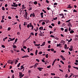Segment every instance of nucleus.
<instances>
[{"label":"nucleus","mask_w":78,"mask_h":78,"mask_svg":"<svg viewBox=\"0 0 78 78\" xmlns=\"http://www.w3.org/2000/svg\"><path fill=\"white\" fill-rule=\"evenodd\" d=\"M12 78H14V75L13 74L12 76Z\"/></svg>","instance_id":"774afa93"},{"label":"nucleus","mask_w":78,"mask_h":78,"mask_svg":"<svg viewBox=\"0 0 78 78\" xmlns=\"http://www.w3.org/2000/svg\"><path fill=\"white\" fill-rule=\"evenodd\" d=\"M39 29L40 30H43V27H40Z\"/></svg>","instance_id":"ddd939ff"},{"label":"nucleus","mask_w":78,"mask_h":78,"mask_svg":"<svg viewBox=\"0 0 78 78\" xmlns=\"http://www.w3.org/2000/svg\"><path fill=\"white\" fill-rule=\"evenodd\" d=\"M29 10L30 11H31V10H32V8H31V5H29Z\"/></svg>","instance_id":"9b49d317"},{"label":"nucleus","mask_w":78,"mask_h":78,"mask_svg":"<svg viewBox=\"0 0 78 78\" xmlns=\"http://www.w3.org/2000/svg\"><path fill=\"white\" fill-rule=\"evenodd\" d=\"M57 19H58V17H56L55 18H54L53 19V20H57Z\"/></svg>","instance_id":"a878e982"},{"label":"nucleus","mask_w":78,"mask_h":78,"mask_svg":"<svg viewBox=\"0 0 78 78\" xmlns=\"http://www.w3.org/2000/svg\"><path fill=\"white\" fill-rule=\"evenodd\" d=\"M69 26H70V27H72V24H71V23H70L69 24Z\"/></svg>","instance_id":"603ef678"},{"label":"nucleus","mask_w":78,"mask_h":78,"mask_svg":"<svg viewBox=\"0 0 78 78\" xmlns=\"http://www.w3.org/2000/svg\"><path fill=\"white\" fill-rule=\"evenodd\" d=\"M65 32H68V29H65Z\"/></svg>","instance_id":"aec40b11"},{"label":"nucleus","mask_w":78,"mask_h":78,"mask_svg":"<svg viewBox=\"0 0 78 78\" xmlns=\"http://www.w3.org/2000/svg\"><path fill=\"white\" fill-rule=\"evenodd\" d=\"M71 20H68V21H66V23H67L68 22H70V21Z\"/></svg>","instance_id":"4c0bfd02"},{"label":"nucleus","mask_w":78,"mask_h":78,"mask_svg":"<svg viewBox=\"0 0 78 78\" xmlns=\"http://www.w3.org/2000/svg\"><path fill=\"white\" fill-rule=\"evenodd\" d=\"M10 52H11V53H14V51H13V50H10Z\"/></svg>","instance_id":"c03bdc74"},{"label":"nucleus","mask_w":78,"mask_h":78,"mask_svg":"<svg viewBox=\"0 0 78 78\" xmlns=\"http://www.w3.org/2000/svg\"><path fill=\"white\" fill-rule=\"evenodd\" d=\"M37 69L39 70V71H42V69H43L44 68H43L38 67Z\"/></svg>","instance_id":"0eeeda50"},{"label":"nucleus","mask_w":78,"mask_h":78,"mask_svg":"<svg viewBox=\"0 0 78 78\" xmlns=\"http://www.w3.org/2000/svg\"><path fill=\"white\" fill-rule=\"evenodd\" d=\"M61 45V44H57L56 47H60Z\"/></svg>","instance_id":"2eb2a0df"},{"label":"nucleus","mask_w":78,"mask_h":78,"mask_svg":"<svg viewBox=\"0 0 78 78\" xmlns=\"http://www.w3.org/2000/svg\"><path fill=\"white\" fill-rule=\"evenodd\" d=\"M2 9L3 10V11H5V8L3 6L2 8Z\"/></svg>","instance_id":"b1692460"},{"label":"nucleus","mask_w":78,"mask_h":78,"mask_svg":"<svg viewBox=\"0 0 78 78\" xmlns=\"http://www.w3.org/2000/svg\"><path fill=\"white\" fill-rule=\"evenodd\" d=\"M19 73V76H20V78H22V77H23V76H24V74H23L22 73L20 72Z\"/></svg>","instance_id":"20e7f679"},{"label":"nucleus","mask_w":78,"mask_h":78,"mask_svg":"<svg viewBox=\"0 0 78 78\" xmlns=\"http://www.w3.org/2000/svg\"><path fill=\"white\" fill-rule=\"evenodd\" d=\"M41 61H42V62H45V60H44V59H42L41 60Z\"/></svg>","instance_id":"0e129e2a"},{"label":"nucleus","mask_w":78,"mask_h":78,"mask_svg":"<svg viewBox=\"0 0 78 78\" xmlns=\"http://www.w3.org/2000/svg\"><path fill=\"white\" fill-rule=\"evenodd\" d=\"M30 72H31V70H29L28 71V73H29V74H30Z\"/></svg>","instance_id":"052dcab7"},{"label":"nucleus","mask_w":78,"mask_h":78,"mask_svg":"<svg viewBox=\"0 0 78 78\" xmlns=\"http://www.w3.org/2000/svg\"><path fill=\"white\" fill-rule=\"evenodd\" d=\"M34 5H37V1H35L34 2Z\"/></svg>","instance_id":"6ab92c4d"},{"label":"nucleus","mask_w":78,"mask_h":78,"mask_svg":"<svg viewBox=\"0 0 78 78\" xmlns=\"http://www.w3.org/2000/svg\"><path fill=\"white\" fill-rule=\"evenodd\" d=\"M54 5L55 6V5H58V3L55 2L54 4Z\"/></svg>","instance_id":"3c124183"},{"label":"nucleus","mask_w":78,"mask_h":78,"mask_svg":"<svg viewBox=\"0 0 78 78\" xmlns=\"http://www.w3.org/2000/svg\"><path fill=\"white\" fill-rule=\"evenodd\" d=\"M51 75L55 76V73H51Z\"/></svg>","instance_id":"49530a36"},{"label":"nucleus","mask_w":78,"mask_h":78,"mask_svg":"<svg viewBox=\"0 0 78 78\" xmlns=\"http://www.w3.org/2000/svg\"><path fill=\"white\" fill-rule=\"evenodd\" d=\"M49 28H53V27L50 25L49 26Z\"/></svg>","instance_id":"69168bd1"},{"label":"nucleus","mask_w":78,"mask_h":78,"mask_svg":"<svg viewBox=\"0 0 78 78\" xmlns=\"http://www.w3.org/2000/svg\"><path fill=\"white\" fill-rule=\"evenodd\" d=\"M42 51H40L39 52V55H41V54H42Z\"/></svg>","instance_id":"5fc2aeb1"},{"label":"nucleus","mask_w":78,"mask_h":78,"mask_svg":"<svg viewBox=\"0 0 78 78\" xmlns=\"http://www.w3.org/2000/svg\"><path fill=\"white\" fill-rule=\"evenodd\" d=\"M44 14V13L43 12H41L40 13L41 15V18H43L44 17V16L43 15Z\"/></svg>","instance_id":"1a4fd4ad"},{"label":"nucleus","mask_w":78,"mask_h":78,"mask_svg":"<svg viewBox=\"0 0 78 78\" xmlns=\"http://www.w3.org/2000/svg\"><path fill=\"white\" fill-rule=\"evenodd\" d=\"M13 4L11 5V6L13 7H17L18 6V5L16 4V3L14 2L13 3Z\"/></svg>","instance_id":"f03ea898"},{"label":"nucleus","mask_w":78,"mask_h":78,"mask_svg":"<svg viewBox=\"0 0 78 78\" xmlns=\"http://www.w3.org/2000/svg\"><path fill=\"white\" fill-rule=\"evenodd\" d=\"M17 40H18V39L17 38H16L15 41V42H17Z\"/></svg>","instance_id":"de8ad7c7"},{"label":"nucleus","mask_w":78,"mask_h":78,"mask_svg":"<svg viewBox=\"0 0 78 78\" xmlns=\"http://www.w3.org/2000/svg\"><path fill=\"white\" fill-rule=\"evenodd\" d=\"M51 51H54V49L53 48H51Z\"/></svg>","instance_id":"864d4df0"},{"label":"nucleus","mask_w":78,"mask_h":78,"mask_svg":"<svg viewBox=\"0 0 78 78\" xmlns=\"http://www.w3.org/2000/svg\"><path fill=\"white\" fill-rule=\"evenodd\" d=\"M58 25H60V24H61V22L58 21Z\"/></svg>","instance_id":"09e8293b"},{"label":"nucleus","mask_w":78,"mask_h":78,"mask_svg":"<svg viewBox=\"0 0 78 78\" xmlns=\"http://www.w3.org/2000/svg\"><path fill=\"white\" fill-rule=\"evenodd\" d=\"M69 50H70V51H72V50H73V48H69Z\"/></svg>","instance_id":"c756f323"},{"label":"nucleus","mask_w":78,"mask_h":78,"mask_svg":"<svg viewBox=\"0 0 78 78\" xmlns=\"http://www.w3.org/2000/svg\"><path fill=\"white\" fill-rule=\"evenodd\" d=\"M45 36V35H44V34H41V35H39V36Z\"/></svg>","instance_id":"473e14b6"},{"label":"nucleus","mask_w":78,"mask_h":78,"mask_svg":"<svg viewBox=\"0 0 78 78\" xmlns=\"http://www.w3.org/2000/svg\"><path fill=\"white\" fill-rule=\"evenodd\" d=\"M23 16L24 17V18H25V19H27V20H29V19H30L29 17L28 18H27V17H28V12H25L24 15H23Z\"/></svg>","instance_id":"f257e3e1"},{"label":"nucleus","mask_w":78,"mask_h":78,"mask_svg":"<svg viewBox=\"0 0 78 78\" xmlns=\"http://www.w3.org/2000/svg\"><path fill=\"white\" fill-rule=\"evenodd\" d=\"M56 59H55V60H54V61L53 62L52 64V66H54V64H55V62H56Z\"/></svg>","instance_id":"9d476101"},{"label":"nucleus","mask_w":78,"mask_h":78,"mask_svg":"<svg viewBox=\"0 0 78 78\" xmlns=\"http://www.w3.org/2000/svg\"><path fill=\"white\" fill-rule=\"evenodd\" d=\"M68 30H69V31H70V30H71V28H70V27H69Z\"/></svg>","instance_id":"79ce46f5"},{"label":"nucleus","mask_w":78,"mask_h":78,"mask_svg":"<svg viewBox=\"0 0 78 78\" xmlns=\"http://www.w3.org/2000/svg\"><path fill=\"white\" fill-rule=\"evenodd\" d=\"M33 26L32 25V23H29V24H28L27 25V28H29L30 27H32V26Z\"/></svg>","instance_id":"7ed1b4c3"},{"label":"nucleus","mask_w":78,"mask_h":78,"mask_svg":"<svg viewBox=\"0 0 78 78\" xmlns=\"http://www.w3.org/2000/svg\"><path fill=\"white\" fill-rule=\"evenodd\" d=\"M30 34H31V35H32V36H34V33L32 32L30 33Z\"/></svg>","instance_id":"a18cd8bd"},{"label":"nucleus","mask_w":78,"mask_h":78,"mask_svg":"<svg viewBox=\"0 0 78 78\" xmlns=\"http://www.w3.org/2000/svg\"><path fill=\"white\" fill-rule=\"evenodd\" d=\"M28 57H29V56L26 55L22 56V58H28Z\"/></svg>","instance_id":"6e6552de"},{"label":"nucleus","mask_w":78,"mask_h":78,"mask_svg":"<svg viewBox=\"0 0 78 78\" xmlns=\"http://www.w3.org/2000/svg\"><path fill=\"white\" fill-rule=\"evenodd\" d=\"M8 18L9 19H11V17L10 16H8Z\"/></svg>","instance_id":"4d7b16f0"},{"label":"nucleus","mask_w":78,"mask_h":78,"mask_svg":"<svg viewBox=\"0 0 78 78\" xmlns=\"http://www.w3.org/2000/svg\"><path fill=\"white\" fill-rule=\"evenodd\" d=\"M7 30H8V31H10V30H11V27H9L8 28Z\"/></svg>","instance_id":"f704fd0d"},{"label":"nucleus","mask_w":78,"mask_h":78,"mask_svg":"<svg viewBox=\"0 0 78 78\" xmlns=\"http://www.w3.org/2000/svg\"><path fill=\"white\" fill-rule=\"evenodd\" d=\"M36 61H37V62H39L40 61L38 59H36Z\"/></svg>","instance_id":"6e6d98bb"},{"label":"nucleus","mask_w":78,"mask_h":78,"mask_svg":"<svg viewBox=\"0 0 78 78\" xmlns=\"http://www.w3.org/2000/svg\"><path fill=\"white\" fill-rule=\"evenodd\" d=\"M45 57H46V58H48V54H47L46 55Z\"/></svg>","instance_id":"5701e85b"},{"label":"nucleus","mask_w":78,"mask_h":78,"mask_svg":"<svg viewBox=\"0 0 78 78\" xmlns=\"http://www.w3.org/2000/svg\"><path fill=\"white\" fill-rule=\"evenodd\" d=\"M8 63H9V64H12L13 62L12 61V60H9L8 62Z\"/></svg>","instance_id":"423d86ee"},{"label":"nucleus","mask_w":78,"mask_h":78,"mask_svg":"<svg viewBox=\"0 0 78 78\" xmlns=\"http://www.w3.org/2000/svg\"><path fill=\"white\" fill-rule=\"evenodd\" d=\"M45 42H43V43L42 44V45L44 46V45H45Z\"/></svg>","instance_id":"cd10ccee"},{"label":"nucleus","mask_w":78,"mask_h":78,"mask_svg":"<svg viewBox=\"0 0 78 78\" xmlns=\"http://www.w3.org/2000/svg\"><path fill=\"white\" fill-rule=\"evenodd\" d=\"M45 22H43L42 23V25H45Z\"/></svg>","instance_id":"37998d69"},{"label":"nucleus","mask_w":78,"mask_h":78,"mask_svg":"<svg viewBox=\"0 0 78 78\" xmlns=\"http://www.w3.org/2000/svg\"><path fill=\"white\" fill-rule=\"evenodd\" d=\"M50 37H53V38H54V39H56V37H55V36H54L53 35H51L50 36Z\"/></svg>","instance_id":"4468645a"},{"label":"nucleus","mask_w":78,"mask_h":78,"mask_svg":"<svg viewBox=\"0 0 78 78\" xmlns=\"http://www.w3.org/2000/svg\"><path fill=\"white\" fill-rule=\"evenodd\" d=\"M20 63H19V64L17 66V67H20Z\"/></svg>","instance_id":"c85d7f7f"},{"label":"nucleus","mask_w":78,"mask_h":78,"mask_svg":"<svg viewBox=\"0 0 78 78\" xmlns=\"http://www.w3.org/2000/svg\"><path fill=\"white\" fill-rule=\"evenodd\" d=\"M46 2L47 3H49V1H48V0H46Z\"/></svg>","instance_id":"bf43d9fd"},{"label":"nucleus","mask_w":78,"mask_h":78,"mask_svg":"<svg viewBox=\"0 0 78 78\" xmlns=\"http://www.w3.org/2000/svg\"><path fill=\"white\" fill-rule=\"evenodd\" d=\"M19 28L20 30H21V25L20 24L19 25Z\"/></svg>","instance_id":"a19ab883"},{"label":"nucleus","mask_w":78,"mask_h":78,"mask_svg":"<svg viewBox=\"0 0 78 78\" xmlns=\"http://www.w3.org/2000/svg\"><path fill=\"white\" fill-rule=\"evenodd\" d=\"M72 41V39L71 38L70 40L68 41V42H70Z\"/></svg>","instance_id":"72a5a7b5"},{"label":"nucleus","mask_w":78,"mask_h":78,"mask_svg":"<svg viewBox=\"0 0 78 78\" xmlns=\"http://www.w3.org/2000/svg\"><path fill=\"white\" fill-rule=\"evenodd\" d=\"M42 11H43V12H44V13H47V12H46L44 10L42 9Z\"/></svg>","instance_id":"7c9ffc66"},{"label":"nucleus","mask_w":78,"mask_h":78,"mask_svg":"<svg viewBox=\"0 0 78 78\" xmlns=\"http://www.w3.org/2000/svg\"><path fill=\"white\" fill-rule=\"evenodd\" d=\"M33 28H34V26H33L32 27V28L31 29V30H33Z\"/></svg>","instance_id":"680f3d73"},{"label":"nucleus","mask_w":78,"mask_h":78,"mask_svg":"<svg viewBox=\"0 0 78 78\" xmlns=\"http://www.w3.org/2000/svg\"><path fill=\"white\" fill-rule=\"evenodd\" d=\"M23 48H24V49H26L27 48V47H26L25 46H23Z\"/></svg>","instance_id":"13d9d810"},{"label":"nucleus","mask_w":78,"mask_h":78,"mask_svg":"<svg viewBox=\"0 0 78 78\" xmlns=\"http://www.w3.org/2000/svg\"><path fill=\"white\" fill-rule=\"evenodd\" d=\"M2 47V48H5V45H2L1 46Z\"/></svg>","instance_id":"2f4dec72"},{"label":"nucleus","mask_w":78,"mask_h":78,"mask_svg":"<svg viewBox=\"0 0 78 78\" xmlns=\"http://www.w3.org/2000/svg\"><path fill=\"white\" fill-rule=\"evenodd\" d=\"M35 46H36V47H38V46H40L41 45L40 44H35L34 45Z\"/></svg>","instance_id":"f8f14e48"},{"label":"nucleus","mask_w":78,"mask_h":78,"mask_svg":"<svg viewBox=\"0 0 78 78\" xmlns=\"http://www.w3.org/2000/svg\"><path fill=\"white\" fill-rule=\"evenodd\" d=\"M37 52H38V51H37V50H36V51H35V55H37Z\"/></svg>","instance_id":"393cba45"},{"label":"nucleus","mask_w":78,"mask_h":78,"mask_svg":"<svg viewBox=\"0 0 78 78\" xmlns=\"http://www.w3.org/2000/svg\"><path fill=\"white\" fill-rule=\"evenodd\" d=\"M34 13H33V14H32V17H35V14H34Z\"/></svg>","instance_id":"4be33fe9"},{"label":"nucleus","mask_w":78,"mask_h":78,"mask_svg":"<svg viewBox=\"0 0 78 78\" xmlns=\"http://www.w3.org/2000/svg\"><path fill=\"white\" fill-rule=\"evenodd\" d=\"M65 77L66 78H67V77H68V74H66V75L65 76Z\"/></svg>","instance_id":"e2e57ef3"},{"label":"nucleus","mask_w":78,"mask_h":78,"mask_svg":"<svg viewBox=\"0 0 78 78\" xmlns=\"http://www.w3.org/2000/svg\"><path fill=\"white\" fill-rule=\"evenodd\" d=\"M11 8L12 9H16L17 8H14V7H11Z\"/></svg>","instance_id":"c9c22d12"},{"label":"nucleus","mask_w":78,"mask_h":78,"mask_svg":"<svg viewBox=\"0 0 78 78\" xmlns=\"http://www.w3.org/2000/svg\"><path fill=\"white\" fill-rule=\"evenodd\" d=\"M20 14H21L22 13V9H20Z\"/></svg>","instance_id":"58836bf2"},{"label":"nucleus","mask_w":78,"mask_h":78,"mask_svg":"<svg viewBox=\"0 0 78 78\" xmlns=\"http://www.w3.org/2000/svg\"><path fill=\"white\" fill-rule=\"evenodd\" d=\"M73 67L74 69H76V70H78V67H76L73 66Z\"/></svg>","instance_id":"412c9836"},{"label":"nucleus","mask_w":78,"mask_h":78,"mask_svg":"<svg viewBox=\"0 0 78 78\" xmlns=\"http://www.w3.org/2000/svg\"><path fill=\"white\" fill-rule=\"evenodd\" d=\"M60 62L62 63V64H64V62L63 61H62L61 60V61H60Z\"/></svg>","instance_id":"bb28decb"},{"label":"nucleus","mask_w":78,"mask_h":78,"mask_svg":"<svg viewBox=\"0 0 78 78\" xmlns=\"http://www.w3.org/2000/svg\"><path fill=\"white\" fill-rule=\"evenodd\" d=\"M74 31L72 30L70 31L69 32V33L71 34H72V33H74Z\"/></svg>","instance_id":"dca6fc26"},{"label":"nucleus","mask_w":78,"mask_h":78,"mask_svg":"<svg viewBox=\"0 0 78 78\" xmlns=\"http://www.w3.org/2000/svg\"><path fill=\"white\" fill-rule=\"evenodd\" d=\"M37 65H39V63H36L34 65V68H36L37 67Z\"/></svg>","instance_id":"39448f33"},{"label":"nucleus","mask_w":78,"mask_h":78,"mask_svg":"<svg viewBox=\"0 0 78 78\" xmlns=\"http://www.w3.org/2000/svg\"><path fill=\"white\" fill-rule=\"evenodd\" d=\"M11 72L12 73H14V71H13L12 70H11Z\"/></svg>","instance_id":"338daca9"},{"label":"nucleus","mask_w":78,"mask_h":78,"mask_svg":"<svg viewBox=\"0 0 78 78\" xmlns=\"http://www.w3.org/2000/svg\"><path fill=\"white\" fill-rule=\"evenodd\" d=\"M14 40H15V38L12 39L11 38V39L10 40V41H14Z\"/></svg>","instance_id":"f3484780"},{"label":"nucleus","mask_w":78,"mask_h":78,"mask_svg":"<svg viewBox=\"0 0 78 78\" xmlns=\"http://www.w3.org/2000/svg\"><path fill=\"white\" fill-rule=\"evenodd\" d=\"M64 42H65V41H63V42H62V44H63V45H64L65 44H64Z\"/></svg>","instance_id":"8fccbe9b"},{"label":"nucleus","mask_w":78,"mask_h":78,"mask_svg":"<svg viewBox=\"0 0 78 78\" xmlns=\"http://www.w3.org/2000/svg\"><path fill=\"white\" fill-rule=\"evenodd\" d=\"M78 11H77V10H76L75 9H74L73 10V12H77Z\"/></svg>","instance_id":"e433bc0d"},{"label":"nucleus","mask_w":78,"mask_h":78,"mask_svg":"<svg viewBox=\"0 0 78 78\" xmlns=\"http://www.w3.org/2000/svg\"><path fill=\"white\" fill-rule=\"evenodd\" d=\"M50 67H51V66H50V65L48 66H47V68H48V69H49V68H50Z\"/></svg>","instance_id":"ea45409f"},{"label":"nucleus","mask_w":78,"mask_h":78,"mask_svg":"<svg viewBox=\"0 0 78 78\" xmlns=\"http://www.w3.org/2000/svg\"><path fill=\"white\" fill-rule=\"evenodd\" d=\"M13 48H17V46L16 45H14L13 46Z\"/></svg>","instance_id":"a211bd4d"}]
</instances>
